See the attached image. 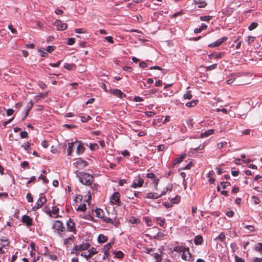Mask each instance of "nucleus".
<instances>
[{
    "label": "nucleus",
    "instance_id": "f257e3e1",
    "mask_svg": "<svg viewBox=\"0 0 262 262\" xmlns=\"http://www.w3.org/2000/svg\"><path fill=\"white\" fill-rule=\"evenodd\" d=\"M77 176L79 178L80 182L85 185H90L94 181V177L85 172H79L78 170L75 172Z\"/></svg>",
    "mask_w": 262,
    "mask_h": 262
},
{
    "label": "nucleus",
    "instance_id": "f03ea898",
    "mask_svg": "<svg viewBox=\"0 0 262 262\" xmlns=\"http://www.w3.org/2000/svg\"><path fill=\"white\" fill-rule=\"evenodd\" d=\"M88 163L84 160L78 158L73 163V165L78 169H82L88 166Z\"/></svg>",
    "mask_w": 262,
    "mask_h": 262
},
{
    "label": "nucleus",
    "instance_id": "7ed1b4c3",
    "mask_svg": "<svg viewBox=\"0 0 262 262\" xmlns=\"http://www.w3.org/2000/svg\"><path fill=\"white\" fill-rule=\"evenodd\" d=\"M40 196L36 202L35 206L33 207L34 210L38 209L41 208L42 205L45 204L47 202L46 197L43 196L42 194H40Z\"/></svg>",
    "mask_w": 262,
    "mask_h": 262
},
{
    "label": "nucleus",
    "instance_id": "20e7f679",
    "mask_svg": "<svg viewBox=\"0 0 262 262\" xmlns=\"http://www.w3.org/2000/svg\"><path fill=\"white\" fill-rule=\"evenodd\" d=\"M52 228L57 231H65V228L63 226L62 223L58 220L54 222Z\"/></svg>",
    "mask_w": 262,
    "mask_h": 262
},
{
    "label": "nucleus",
    "instance_id": "39448f33",
    "mask_svg": "<svg viewBox=\"0 0 262 262\" xmlns=\"http://www.w3.org/2000/svg\"><path fill=\"white\" fill-rule=\"evenodd\" d=\"M67 231L73 232L74 234L76 233V229L75 226V223L73 222L71 219H69L67 221Z\"/></svg>",
    "mask_w": 262,
    "mask_h": 262
},
{
    "label": "nucleus",
    "instance_id": "423d86ee",
    "mask_svg": "<svg viewBox=\"0 0 262 262\" xmlns=\"http://www.w3.org/2000/svg\"><path fill=\"white\" fill-rule=\"evenodd\" d=\"M120 194L118 192H115L110 198V201L112 204L119 205L120 203Z\"/></svg>",
    "mask_w": 262,
    "mask_h": 262
},
{
    "label": "nucleus",
    "instance_id": "0eeeda50",
    "mask_svg": "<svg viewBox=\"0 0 262 262\" xmlns=\"http://www.w3.org/2000/svg\"><path fill=\"white\" fill-rule=\"evenodd\" d=\"M57 29L59 31H63L67 29V25L63 23L60 20H56L54 24Z\"/></svg>",
    "mask_w": 262,
    "mask_h": 262
},
{
    "label": "nucleus",
    "instance_id": "6e6552de",
    "mask_svg": "<svg viewBox=\"0 0 262 262\" xmlns=\"http://www.w3.org/2000/svg\"><path fill=\"white\" fill-rule=\"evenodd\" d=\"M191 254L189 252V249L188 247L186 248V250L182 252L181 258L182 259L186 261H190Z\"/></svg>",
    "mask_w": 262,
    "mask_h": 262
},
{
    "label": "nucleus",
    "instance_id": "1a4fd4ad",
    "mask_svg": "<svg viewBox=\"0 0 262 262\" xmlns=\"http://www.w3.org/2000/svg\"><path fill=\"white\" fill-rule=\"evenodd\" d=\"M227 39H228L227 37H224L222 38H220L218 40H217L216 41L212 42L211 43H210L208 45V47H209L210 48L218 47L221 43H222L223 42L227 40Z\"/></svg>",
    "mask_w": 262,
    "mask_h": 262
},
{
    "label": "nucleus",
    "instance_id": "9d476101",
    "mask_svg": "<svg viewBox=\"0 0 262 262\" xmlns=\"http://www.w3.org/2000/svg\"><path fill=\"white\" fill-rule=\"evenodd\" d=\"M21 222L29 227L32 225V219L27 215H24L22 216Z\"/></svg>",
    "mask_w": 262,
    "mask_h": 262
},
{
    "label": "nucleus",
    "instance_id": "9b49d317",
    "mask_svg": "<svg viewBox=\"0 0 262 262\" xmlns=\"http://www.w3.org/2000/svg\"><path fill=\"white\" fill-rule=\"evenodd\" d=\"M143 182H144L143 180L141 179L140 178H139L138 180H135L133 181V182L131 185V187L134 188L141 187L142 186Z\"/></svg>",
    "mask_w": 262,
    "mask_h": 262
},
{
    "label": "nucleus",
    "instance_id": "f8f14e48",
    "mask_svg": "<svg viewBox=\"0 0 262 262\" xmlns=\"http://www.w3.org/2000/svg\"><path fill=\"white\" fill-rule=\"evenodd\" d=\"M78 145L76 148V153L78 155H82L85 151V147L80 141H76Z\"/></svg>",
    "mask_w": 262,
    "mask_h": 262
},
{
    "label": "nucleus",
    "instance_id": "ddd939ff",
    "mask_svg": "<svg viewBox=\"0 0 262 262\" xmlns=\"http://www.w3.org/2000/svg\"><path fill=\"white\" fill-rule=\"evenodd\" d=\"M112 93L120 98H122L126 96L124 93H123L120 90L118 89L113 90L112 91Z\"/></svg>",
    "mask_w": 262,
    "mask_h": 262
},
{
    "label": "nucleus",
    "instance_id": "4468645a",
    "mask_svg": "<svg viewBox=\"0 0 262 262\" xmlns=\"http://www.w3.org/2000/svg\"><path fill=\"white\" fill-rule=\"evenodd\" d=\"M80 250L84 251L88 249L90 247V244L88 242H82V243L79 245H77Z\"/></svg>",
    "mask_w": 262,
    "mask_h": 262
},
{
    "label": "nucleus",
    "instance_id": "2eb2a0df",
    "mask_svg": "<svg viewBox=\"0 0 262 262\" xmlns=\"http://www.w3.org/2000/svg\"><path fill=\"white\" fill-rule=\"evenodd\" d=\"M77 143V142H71L69 143V146L67 150L68 155L69 156H71L72 153L74 151V149L75 148V145Z\"/></svg>",
    "mask_w": 262,
    "mask_h": 262
},
{
    "label": "nucleus",
    "instance_id": "dca6fc26",
    "mask_svg": "<svg viewBox=\"0 0 262 262\" xmlns=\"http://www.w3.org/2000/svg\"><path fill=\"white\" fill-rule=\"evenodd\" d=\"M74 238V236L73 235L65 238L63 241V245L65 247L68 248L70 245H71L72 242Z\"/></svg>",
    "mask_w": 262,
    "mask_h": 262
},
{
    "label": "nucleus",
    "instance_id": "f3484780",
    "mask_svg": "<svg viewBox=\"0 0 262 262\" xmlns=\"http://www.w3.org/2000/svg\"><path fill=\"white\" fill-rule=\"evenodd\" d=\"M145 198L151 199H157L160 198V195L156 192H149L146 194Z\"/></svg>",
    "mask_w": 262,
    "mask_h": 262
},
{
    "label": "nucleus",
    "instance_id": "a211bd4d",
    "mask_svg": "<svg viewBox=\"0 0 262 262\" xmlns=\"http://www.w3.org/2000/svg\"><path fill=\"white\" fill-rule=\"evenodd\" d=\"M203 241V237L201 235H198L196 236L194 239V243L196 245L202 244Z\"/></svg>",
    "mask_w": 262,
    "mask_h": 262
},
{
    "label": "nucleus",
    "instance_id": "6ab92c4d",
    "mask_svg": "<svg viewBox=\"0 0 262 262\" xmlns=\"http://www.w3.org/2000/svg\"><path fill=\"white\" fill-rule=\"evenodd\" d=\"M96 216L98 218H103L104 215V213L103 210L101 209H96L95 210Z\"/></svg>",
    "mask_w": 262,
    "mask_h": 262
},
{
    "label": "nucleus",
    "instance_id": "aec40b11",
    "mask_svg": "<svg viewBox=\"0 0 262 262\" xmlns=\"http://www.w3.org/2000/svg\"><path fill=\"white\" fill-rule=\"evenodd\" d=\"M194 3L195 4L199 5V8H204L206 6L207 3L203 1L202 0H194Z\"/></svg>",
    "mask_w": 262,
    "mask_h": 262
},
{
    "label": "nucleus",
    "instance_id": "412c9836",
    "mask_svg": "<svg viewBox=\"0 0 262 262\" xmlns=\"http://www.w3.org/2000/svg\"><path fill=\"white\" fill-rule=\"evenodd\" d=\"M155 221L158 224H159L161 227L164 226V223L165 222V219L159 217L155 218Z\"/></svg>",
    "mask_w": 262,
    "mask_h": 262
},
{
    "label": "nucleus",
    "instance_id": "4be33fe9",
    "mask_svg": "<svg viewBox=\"0 0 262 262\" xmlns=\"http://www.w3.org/2000/svg\"><path fill=\"white\" fill-rule=\"evenodd\" d=\"M113 243H114V242H112L111 243H108L104 246V253L105 255L108 254V252L110 251V250L111 249V248H112V245L113 244Z\"/></svg>",
    "mask_w": 262,
    "mask_h": 262
},
{
    "label": "nucleus",
    "instance_id": "5701e85b",
    "mask_svg": "<svg viewBox=\"0 0 262 262\" xmlns=\"http://www.w3.org/2000/svg\"><path fill=\"white\" fill-rule=\"evenodd\" d=\"M107 240V236L104 235L103 234H100L99 236H98V243H105V242H106Z\"/></svg>",
    "mask_w": 262,
    "mask_h": 262
},
{
    "label": "nucleus",
    "instance_id": "b1692460",
    "mask_svg": "<svg viewBox=\"0 0 262 262\" xmlns=\"http://www.w3.org/2000/svg\"><path fill=\"white\" fill-rule=\"evenodd\" d=\"M214 132L213 129H208V130L205 131L204 133H201V138H206L209 135H210L213 134Z\"/></svg>",
    "mask_w": 262,
    "mask_h": 262
},
{
    "label": "nucleus",
    "instance_id": "393cba45",
    "mask_svg": "<svg viewBox=\"0 0 262 262\" xmlns=\"http://www.w3.org/2000/svg\"><path fill=\"white\" fill-rule=\"evenodd\" d=\"M222 53H213L212 54H210L208 56L210 58H221L222 55Z\"/></svg>",
    "mask_w": 262,
    "mask_h": 262
},
{
    "label": "nucleus",
    "instance_id": "a878e982",
    "mask_svg": "<svg viewBox=\"0 0 262 262\" xmlns=\"http://www.w3.org/2000/svg\"><path fill=\"white\" fill-rule=\"evenodd\" d=\"M59 212V208L56 206H53L52 212L53 214L54 217H57L58 216V213Z\"/></svg>",
    "mask_w": 262,
    "mask_h": 262
},
{
    "label": "nucleus",
    "instance_id": "bb28decb",
    "mask_svg": "<svg viewBox=\"0 0 262 262\" xmlns=\"http://www.w3.org/2000/svg\"><path fill=\"white\" fill-rule=\"evenodd\" d=\"M143 220L145 222V223L147 226L150 227L152 226V222L151 219L149 217H144Z\"/></svg>",
    "mask_w": 262,
    "mask_h": 262
},
{
    "label": "nucleus",
    "instance_id": "cd10ccee",
    "mask_svg": "<svg viewBox=\"0 0 262 262\" xmlns=\"http://www.w3.org/2000/svg\"><path fill=\"white\" fill-rule=\"evenodd\" d=\"M186 248L183 246H176L173 248V251L177 252H182L184 250H186Z\"/></svg>",
    "mask_w": 262,
    "mask_h": 262
},
{
    "label": "nucleus",
    "instance_id": "c85d7f7f",
    "mask_svg": "<svg viewBox=\"0 0 262 262\" xmlns=\"http://www.w3.org/2000/svg\"><path fill=\"white\" fill-rule=\"evenodd\" d=\"M198 102V100H193L190 102H188L186 103V105L187 107H194L195 106Z\"/></svg>",
    "mask_w": 262,
    "mask_h": 262
},
{
    "label": "nucleus",
    "instance_id": "c756f323",
    "mask_svg": "<svg viewBox=\"0 0 262 262\" xmlns=\"http://www.w3.org/2000/svg\"><path fill=\"white\" fill-rule=\"evenodd\" d=\"M81 251L79 249L77 245L74 246V248H73L71 253L75 254L76 255H78L80 254V252Z\"/></svg>",
    "mask_w": 262,
    "mask_h": 262
},
{
    "label": "nucleus",
    "instance_id": "7c9ffc66",
    "mask_svg": "<svg viewBox=\"0 0 262 262\" xmlns=\"http://www.w3.org/2000/svg\"><path fill=\"white\" fill-rule=\"evenodd\" d=\"M255 250L258 251L262 254V243H258L255 245Z\"/></svg>",
    "mask_w": 262,
    "mask_h": 262
},
{
    "label": "nucleus",
    "instance_id": "2f4dec72",
    "mask_svg": "<svg viewBox=\"0 0 262 262\" xmlns=\"http://www.w3.org/2000/svg\"><path fill=\"white\" fill-rule=\"evenodd\" d=\"M81 121L82 122H86L89 120L91 119V117L89 115L84 116H80Z\"/></svg>",
    "mask_w": 262,
    "mask_h": 262
},
{
    "label": "nucleus",
    "instance_id": "473e14b6",
    "mask_svg": "<svg viewBox=\"0 0 262 262\" xmlns=\"http://www.w3.org/2000/svg\"><path fill=\"white\" fill-rule=\"evenodd\" d=\"M38 51L42 57H46L48 55V53L45 49H40Z\"/></svg>",
    "mask_w": 262,
    "mask_h": 262
},
{
    "label": "nucleus",
    "instance_id": "72a5a7b5",
    "mask_svg": "<svg viewBox=\"0 0 262 262\" xmlns=\"http://www.w3.org/2000/svg\"><path fill=\"white\" fill-rule=\"evenodd\" d=\"M192 96L191 95V92L190 91H188L186 94L184 95V98L185 99H191Z\"/></svg>",
    "mask_w": 262,
    "mask_h": 262
},
{
    "label": "nucleus",
    "instance_id": "f704fd0d",
    "mask_svg": "<svg viewBox=\"0 0 262 262\" xmlns=\"http://www.w3.org/2000/svg\"><path fill=\"white\" fill-rule=\"evenodd\" d=\"M228 184V182H221L220 184V185L217 187V190L220 191L221 188L222 189H225L227 187V184Z\"/></svg>",
    "mask_w": 262,
    "mask_h": 262
},
{
    "label": "nucleus",
    "instance_id": "c9c22d12",
    "mask_svg": "<svg viewBox=\"0 0 262 262\" xmlns=\"http://www.w3.org/2000/svg\"><path fill=\"white\" fill-rule=\"evenodd\" d=\"M86 210V206L85 204H83L79 205L77 208V210L81 211H85Z\"/></svg>",
    "mask_w": 262,
    "mask_h": 262
},
{
    "label": "nucleus",
    "instance_id": "e433bc0d",
    "mask_svg": "<svg viewBox=\"0 0 262 262\" xmlns=\"http://www.w3.org/2000/svg\"><path fill=\"white\" fill-rule=\"evenodd\" d=\"M185 155H182L181 157L176 158L174 160V164L181 163L184 159Z\"/></svg>",
    "mask_w": 262,
    "mask_h": 262
},
{
    "label": "nucleus",
    "instance_id": "4c0bfd02",
    "mask_svg": "<svg viewBox=\"0 0 262 262\" xmlns=\"http://www.w3.org/2000/svg\"><path fill=\"white\" fill-rule=\"evenodd\" d=\"M255 39V37L252 36H249L247 39L246 40V42L248 44H250L251 42H253Z\"/></svg>",
    "mask_w": 262,
    "mask_h": 262
},
{
    "label": "nucleus",
    "instance_id": "58836bf2",
    "mask_svg": "<svg viewBox=\"0 0 262 262\" xmlns=\"http://www.w3.org/2000/svg\"><path fill=\"white\" fill-rule=\"evenodd\" d=\"M258 26V24L256 23L253 22L250 24L249 26L248 29L249 30H253Z\"/></svg>",
    "mask_w": 262,
    "mask_h": 262
},
{
    "label": "nucleus",
    "instance_id": "ea45409f",
    "mask_svg": "<svg viewBox=\"0 0 262 262\" xmlns=\"http://www.w3.org/2000/svg\"><path fill=\"white\" fill-rule=\"evenodd\" d=\"M21 147H23L25 149V150L28 151V152H29V150L31 149V144L30 143L27 142L26 144L23 145Z\"/></svg>",
    "mask_w": 262,
    "mask_h": 262
},
{
    "label": "nucleus",
    "instance_id": "a19ab883",
    "mask_svg": "<svg viewBox=\"0 0 262 262\" xmlns=\"http://www.w3.org/2000/svg\"><path fill=\"white\" fill-rule=\"evenodd\" d=\"M252 200L255 204H258L260 202L259 198L255 195L252 197Z\"/></svg>",
    "mask_w": 262,
    "mask_h": 262
},
{
    "label": "nucleus",
    "instance_id": "79ce46f5",
    "mask_svg": "<svg viewBox=\"0 0 262 262\" xmlns=\"http://www.w3.org/2000/svg\"><path fill=\"white\" fill-rule=\"evenodd\" d=\"M212 18L210 16H204L200 17V20L202 21H209Z\"/></svg>",
    "mask_w": 262,
    "mask_h": 262
},
{
    "label": "nucleus",
    "instance_id": "37998d69",
    "mask_svg": "<svg viewBox=\"0 0 262 262\" xmlns=\"http://www.w3.org/2000/svg\"><path fill=\"white\" fill-rule=\"evenodd\" d=\"M244 228L249 230L250 232H252L254 230V227L252 225H245Z\"/></svg>",
    "mask_w": 262,
    "mask_h": 262
},
{
    "label": "nucleus",
    "instance_id": "c03bdc74",
    "mask_svg": "<svg viewBox=\"0 0 262 262\" xmlns=\"http://www.w3.org/2000/svg\"><path fill=\"white\" fill-rule=\"evenodd\" d=\"M115 256L118 258H122L123 256V253L121 251H118L115 252Z\"/></svg>",
    "mask_w": 262,
    "mask_h": 262
},
{
    "label": "nucleus",
    "instance_id": "a18cd8bd",
    "mask_svg": "<svg viewBox=\"0 0 262 262\" xmlns=\"http://www.w3.org/2000/svg\"><path fill=\"white\" fill-rule=\"evenodd\" d=\"M74 65L73 64L66 63L64 65V68L68 70H73Z\"/></svg>",
    "mask_w": 262,
    "mask_h": 262
},
{
    "label": "nucleus",
    "instance_id": "49530a36",
    "mask_svg": "<svg viewBox=\"0 0 262 262\" xmlns=\"http://www.w3.org/2000/svg\"><path fill=\"white\" fill-rule=\"evenodd\" d=\"M55 49V47L53 46H49L47 47V48L46 49L47 52L48 53H51L52 51H53Z\"/></svg>",
    "mask_w": 262,
    "mask_h": 262
},
{
    "label": "nucleus",
    "instance_id": "de8ad7c7",
    "mask_svg": "<svg viewBox=\"0 0 262 262\" xmlns=\"http://www.w3.org/2000/svg\"><path fill=\"white\" fill-rule=\"evenodd\" d=\"M164 236V234L162 232L159 231L157 233V234L154 236V238L155 239H160L162 238Z\"/></svg>",
    "mask_w": 262,
    "mask_h": 262
},
{
    "label": "nucleus",
    "instance_id": "09e8293b",
    "mask_svg": "<svg viewBox=\"0 0 262 262\" xmlns=\"http://www.w3.org/2000/svg\"><path fill=\"white\" fill-rule=\"evenodd\" d=\"M75 39L74 38H69L68 39L67 44L69 45H72L74 43Z\"/></svg>",
    "mask_w": 262,
    "mask_h": 262
},
{
    "label": "nucleus",
    "instance_id": "8fccbe9b",
    "mask_svg": "<svg viewBox=\"0 0 262 262\" xmlns=\"http://www.w3.org/2000/svg\"><path fill=\"white\" fill-rule=\"evenodd\" d=\"M239 174L238 170H235V168H232L231 170V174L234 176L236 177Z\"/></svg>",
    "mask_w": 262,
    "mask_h": 262
},
{
    "label": "nucleus",
    "instance_id": "3c124183",
    "mask_svg": "<svg viewBox=\"0 0 262 262\" xmlns=\"http://www.w3.org/2000/svg\"><path fill=\"white\" fill-rule=\"evenodd\" d=\"M39 179L42 180L44 183H47L48 182V180L46 179V177L43 174H41L39 176Z\"/></svg>",
    "mask_w": 262,
    "mask_h": 262
},
{
    "label": "nucleus",
    "instance_id": "603ef678",
    "mask_svg": "<svg viewBox=\"0 0 262 262\" xmlns=\"http://www.w3.org/2000/svg\"><path fill=\"white\" fill-rule=\"evenodd\" d=\"M26 198L29 202H32L33 200L31 194L30 193H28L26 195Z\"/></svg>",
    "mask_w": 262,
    "mask_h": 262
},
{
    "label": "nucleus",
    "instance_id": "864d4df0",
    "mask_svg": "<svg viewBox=\"0 0 262 262\" xmlns=\"http://www.w3.org/2000/svg\"><path fill=\"white\" fill-rule=\"evenodd\" d=\"M88 253H90L92 255H94L97 253V251L96 248H91L89 251Z\"/></svg>",
    "mask_w": 262,
    "mask_h": 262
},
{
    "label": "nucleus",
    "instance_id": "5fc2aeb1",
    "mask_svg": "<svg viewBox=\"0 0 262 262\" xmlns=\"http://www.w3.org/2000/svg\"><path fill=\"white\" fill-rule=\"evenodd\" d=\"M20 136L21 138H26L28 136V134L26 131H22L20 133Z\"/></svg>",
    "mask_w": 262,
    "mask_h": 262
},
{
    "label": "nucleus",
    "instance_id": "6e6d98bb",
    "mask_svg": "<svg viewBox=\"0 0 262 262\" xmlns=\"http://www.w3.org/2000/svg\"><path fill=\"white\" fill-rule=\"evenodd\" d=\"M38 86L42 89H44L47 88V85L42 81H39L38 83Z\"/></svg>",
    "mask_w": 262,
    "mask_h": 262
},
{
    "label": "nucleus",
    "instance_id": "4d7b16f0",
    "mask_svg": "<svg viewBox=\"0 0 262 262\" xmlns=\"http://www.w3.org/2000/svg\"><path fill=\"white\" fill-rule=\"evenodd\" d=\"M154 258L156 259V261H160V262H161L162 258L161 257V256L158 253H155Z\"/></svg>",
    "mask_w": 262,
    "mask_h": 262
},
{
    "label": "nucleus",
    "instance_id": "13d9d810",
    "mask_svg": "<svg viewBox=\"0 0 262 262\" xmlns=\"http://www.w3.org/2000/svg\"><path fill=\"white\" fill-rule=\"evenodd\" d=\"M216 66H217V64H213L211 66H208L206 69L208 71L209 70H212L213 69H214L215 68H216Z\"/></svg>",
    "mask_w": 262,
    "mask_h": 262
},
{
    "label": "nucleus",
    "instance_id": "bf43d9fd",
    "mask_svg": "<svg viewBox=\"0 0 262 262\" xmlns=\"http://www.w3.org/2000/svg\"><path fill=\"white\" fill-rule=\"evenodd\" d=\"M216 238L221 241H223L225 238V235L224 233H221Z\"/></svg>",
    "mask_w": 262,
    "mask_h": 262
},
{
    "label": "nucleus",
    "instance_id": "052dcab7",
    "mask_svg": "<svg viewBox=\"0 0 262 262\" xmlns=\"http://www.w3.org/2000/svg\"><path fill=\"white\" fill-rule=\"evenodd\" d=\"M104 39L110 43H113L114 42L113 38L112 36H106L104 38Z\"/></svg>",
    "mask_w": 262,
    "mask_h": 262
},
{
    "label": "nucleus",
    "instance_id": "680f3d73",
    "mask_svg": "<svg viewBox=\"0 0 262 262\" xmlns=\"http://www.w3.org/2000/svg\"><path fill=\"white\" fill-rule=\"evenodd\" d=\"M20 166L23 168H28L29 163L27 161H24L21 163Z\"/></svg>",
    "mask_w": 262,
    "mask_h": 262
},
{
    "label": "nucleus",
    "instance_id": "e2e57ef3",
    "mask_svg": "<svg viewBox=\"0 0 262 262\" xmlns=\"http://www.w3.org/2000/svg\"><path fill=\"white\" fill-rule=\"evenodd\" d=\"M146 177L148 178H150V179H154L156 178V175L154 173H147L146 174Z\"/></svg>",
    "mask_w": 262,
    "mask_h": 262
},
{
    "label": "nucleus",
    "instance_id": "0e129e2a",
    "mask_svg": "<svg viewBox=\"0 0 262 262\" xmlns=\"http://www.w3.org/2000/svg\"><path fill=\"white\" fill-rule=\"evenodd\" d=\"M75 32L77 33H85V31L83 29H76Z\"/></svg>",
    "mask_w": 262,
    "mask_h": 262
},
{
    "label": "nucleus",
    "instance_id": "69168bd1",
    "mask_svg": "<svg viewBox=\"0 0 262 262\" xmlns=\"http://www.w3.org/2000/svg\"><path fill=\"white\" fill-rule=\"evenodd\" d=\"M33 102H32V101H30L28 105V107H27L26 111L28 112H29L31 110V108L33 106Z\"/></svg>",
    "mask_w": 262,
    "mask_h": 262
},
{
    "label": "nucleus",
    "instance_id": "338daca9",
    "mask_svg": "<svg viewBox=\"0 0 262 262\" xmlns=\"http://www.w3.org/2000/svg\"><path fill=\"white\" fill-rule=\"evenodd\" d=\"M146 115L148 117H151L155 115V113L153 112L148 111L145 112Z\"/></svg>",
    "mask_w": 262,
    "mask_h": 262
},
{
    "label": "nucleus",
    "instance_id": "774afa93",
    "mask_svg": "<svg viewBox=\"0 0 262 262\" xmlns=\"http://www.w3.org/2000/svg\"><path fill=\"white\" fill-rule=\"evenodd\" d=\"M235 262H244V260L237 256H235Z\"/></svg>",
    "mask_w": 262,
    "mask_h": 262
}]
</instances>
